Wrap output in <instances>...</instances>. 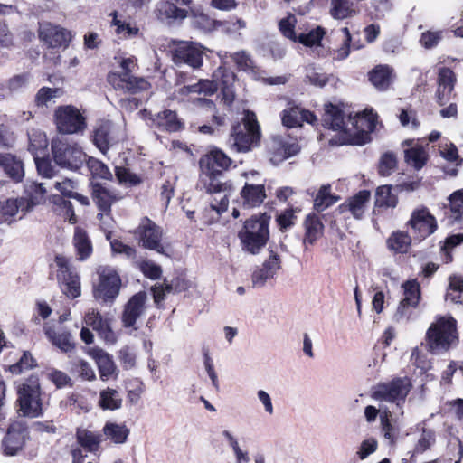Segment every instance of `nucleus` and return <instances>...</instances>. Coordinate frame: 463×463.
I'll return each instance as SVG.
<instances>
[{
	"instance_id": "1",
	"label": "nucleus",
	"mask_w": 463,
	"mask_h": 463,
	"mask_svg": "<svg viewBox=\"0 0 463 463\" xmlns=\"http://www.w3.org/2000/svg\"><path fill=\"white\" fill-rule=\"evenodd\" d=\"M231 164V158L218 148L212 149L199 161L200 176L197 187L213 194L210 205L218 214H222L228 209L229 195L232 186L229 183L222 182L221 177Z\"/></svg>"
},
{
	"instance_id": "2",
	"label": "nucleus",
	"mask_w": 463,
	"mask_h": 463,
	"mask_svg": "<svg viewBox=\"0 0 463 463\" xmlns=\"http://www.w3.org/2000/svg\"><path fill=\"white\" fill-rule=\"evenodd\" d=\"M377 115L373 110H364L352 117L345 115L338 107L326 105L323 117L325 128L342 134L341 144L363 146L370 141V134L376 128Z\"/></svg>"
},
{
	"instance_id": "3",
	"label": "nucleus",
	"mask_w": 463,
	"mask_h": 463,
	"mask_svg": "<svg viewBox=\"0 0 463 463\" xmlns=\"http://www.w3.org/2000/svg\"><path fill=\"white\" fill-rule=\"evenodd\" d=\"M426 347L433 354H440L458 343L457 321L450 316L436 317L426 332Z\"/></svg>"
},
{
	"instance_id": "4",
	"label": "nucleus",
	"mask_w": 463,
	"mask_h": 463,
	"mask_svg": "<svg viewBox=\"0 0 463 463\" xmlns=\"http://www.w3.org/2000/svg\"><path fill=\"white\" fill-rule=\"evenodd\" d=\"M41 394L39 378L33 374L17 388L19 414L30 419L41 417L43 415Z\"/></svg>"
},
{
	"instance_id": "5",
	"label": "nucleus",
	"mask_w": 463,
	"mask_h": 463,
	"mask_svg": "<svg viewBox=\"0 0 463 463\" xmlns=\"http://www.w3.org/2000/svg\"><path fill=\"white\" fill-rule=\"evenodd\" d=\"M260 138V128L256 115L250 110L244 111L243 123L232 128L229 144L238 152H248L256 146Z\"/></svg>"
},
{
	"instance_id": "6",
	"label": "nucleus",
	"mask_w": 463,
	"mask_h": 463,
	"mask_svg": "<svg viewBox=\"0 0 463 463\" xmlns=\"http://www.w3.org/2000/svg\"><path fill=\"white\" fill-rule=\"evenodd\" d=\"M239 238L243 250L257 254L269 239L268 222L263 218L248 220L239 232Z\"/></svg>"
},
{
	"instance_id": "7",
	"label": "nucleus",
	"mask_w": 463,
	"mask_h": 463,
	"mask_svg": "<svg viewBox=\"0 0 463 463\" xmlns=\"http://www.w3.org/2000/svg\"><path fill=\"white\" fill-rule=\"evenodd\" d=\"M54 263L57 267V281L62 294L71 299L80 297L81 282L76 269L71 265L67 258L61 255L55 257Z\"/></svg>"
},
{
	"instance_id": "8",
	"label": "nucleus",
	"mask_w": 463,
	"mask_h": 463,
	"mask_svg": "<svg viewBox=\"0 0 463 463\" xmlns=\"http://www.w3.org/2000/svg\"><path fill=\"white\" fill-rule=\"evenodd\" d=\"M52 152L58 165L74 171L82 165L87 157L78 145L70 144L60 138L52 140Z\"/></svg>"
},
{
	"instance_id": "9",
	"label": "nucleus",
	"mask_w": 463,
	"mask_h": 463,
	"mask_svg": "<svg viewBox=\"0 0 463 463\" xmlns=\"http://www.w3.org/2000/svg\"><path fill=\"white\" fill-rule=\"evenodd\" d=\"M98 283L94 286L93 296L104 302L113 301L119 294L121 279L118 271L110 266H100L97 269Z\"/></svg>"
},
{
	"instance_id": "10",
	"label": "nucleus",
	"mask_w": 463,
	"mask_h": 463,
	"mask_svg": "<svg viewBox=\"0 0 463 463\" xmlns=\"http://www.w3.org/2000/svg\"><path fill=\"white\" fill-rule=\"evenodd\" d=\"M411 388V380L408 377L396 378L389 383L378 384L372 392V398L380 402H395L400 406Z\"/></svg>"
},
{
	"instance_id": "11",
	"label": "nucleus",
	"mask_w": 463,
	"mask_h": 463,
	"mask_svg": "<svg viewBox=\"0 0 463 463\" xmlns=\"http://www.w3.org/2000/svg\"><path fill=\"white\" fill-rule=\"evenodd\" d=\"M54 117L60 133L75 134L86 128L85 118L77 108L71 105L58 107Z\"/></svg>"
},
{
	"instance_id": "12",
	"label": "nucleus",
	"mask_w": 463,
	"mask_h": 463,
	"mask_svg": "<svg viewBox=\"0 0 463 463\" xmlns=\"http://www.w3.org/2000/svg\"><path fill=\"white\" fill-rule=\"evenodd\" d=\"M139 242L147 250L170 257V252L162 244L163 231L151 220L146 218L138 227Z\"/></svg>"
},
{
	"instance_id": "13",
	"label": "nucleus",
	"mask_w": 463,
	"mask_h": 463,
	"mask_svg": "<svg viewBox=\"0 0 463 463\" xmlns=\"http://www.w3.org/2000/svg\"><path fill=\"white\" fill-rule=\"evenodd\" d=\"M204 48L198 43L182 42L176 45L173 52V61L175 64H187L198 69L203 62Z\"/></svg>"
},
{
	"instance_id": "14",
	"label": "nucleus",
	"mask_w": 463,
	"mask_h": 463,
	"mask_svg": "<svg viewBox=\"0 0 463 463\" xmlns=\"http://www.w3.org/2000/svg\"><path fill=\"white\" fill-rule=\"evenodd\" d=\"M408 225L411 227L420 239L430 236L438 228L435 217L426 207L415 209L411 213Z\"/></svg>"
},
{
	"instance_id": "15",
	"label": "nucleus",
	"mask_w": 463,
	"mask_h": 463,
	"mask_svg": "<svg viewBox=\"0 0 463 463\" xmlns=\"http://www.w3.org/2000/svg\"><path fill=\"white\" fill-rule=\"evenodd\" d=\"M39 38L49 47H66L71 39V32L67 29L48 22L39 25Z\"/></svg>"
},
{
	"instance_id": "16",
	"label": "nucleus",
	"mask_w": 463,
	"mask_h": 463,
	"mask_svg": "<svg viewBox=\"0 0 463 463\" xmlns=\"http://www.w3.org/2000/svg\"><path fill=\"white\" fill-rule=\"evenodd\" d=\"M281 269V260L279 253L273 250L269 251L262 266L257 269L251 277L253 287H263L269 280L272 279Z\"/></svg>"
},
{
	"instance_id": "17",
	"label": "nucleus",
	"mask_w": 463,
	"mask_h": 463,
	"mask_svg": "<svg viewBox=\"0 0 463 463\" xmlns=\"http://www.w3.org/2000/svg\"><path fill=\"white\" fill-rule=\"evenodd\" d=\"M120 130L109 120H101L93 132V143L105 154L119 138Z\"/></svg>"
},
{
	"instance_id": "18",
	"label": "nucleus",
	"mask_w": 463,
	"mask_h": 463,
	"mask_svg": "<svg viewBox=\"0 0 463 463\" xmlns=\"http://www.w3.org/2000/svg\"><path fill=\"white\" fill-rule=\"evenodd\" d=\"M90 186L92 200L100 212H110L111 205L123 198L120 192L99 182H91Z\"/></svg>"
},
{
	"instance_id": "19",
	"label": "nucleus",
	"mask_w": 463,
	"mask_h": 463,
	"mask_svg": "<svg viewBox=\"0 0 463 463\" xmlns=\"http://www.w3.org/2000/svg\"><path fill=\"white\" fill-rule=\"evenodd\" d=\"M147 295L144 291L135 294L125 305L122 314V323L125 327L133 326L137 320L144 315L146 309Z\"/></svg>"
},
{
	"instance_id": "20",
	"label": "nucleus",
	"mask_w": 463,
	"mask_h": 463,
	"mask_svg": "<svg viewBox=\"0 0 463 463\" xmlns=\"http://www.w3.org/2000/svg\"><path fill=\"white\" fill-rule=\"evenodd\" d=\"M109 83L116 89L132 94L138 93L149 88V83L144 78L134 77L128 73L109 75Z\"/></svg>"
},
{
	"instance_id": "21",
	"label": "nucleus",
	"mask_w": 463,
	"mask_h": 463,
	"mask_svg": "<svg viewBox=\"0 0 463 463\" xmlns=\"http://www.w3.org/2000/svg\"><path fill=\"white\" fill-rule=\"evenodd\" d=\"M155 14L161 23L171 25L184 20L188 15V12L184 8L178 7L173 1L161 0L156 5Z\"/></svg>"
},
{
	"instance_id": "22",
	"label": "nucleus",
	"mask_w": 463,
	"mask_h": 463,
	"mask_svg": "<svg viewBox=\"0 0 463 463\" xmlns=\"http://www.w3.org/2000/svg\"><path fill=\"white\" fill-rule=\"evenodd\" d=\"M402 146L404 148V160L406 164L417 171L423 168L429 160L426 146L411 139L403 141Z\"/></svg>"
},
{
	"instance_id": "23",
	"label": "nucleus",
	"mask_w": 463,
	"mask_h": 463,
	"mask_svg": "<svg viewBox=\"0 0 463 463\" xmlns=\"http://www.w3.org/2000/svg\"><path fill=\"white\" fill-rule=\"evenodd\" d=\"M457 81L455 73L449 68H441L438 75L436 98L439 105L444 106L454 97L453 90Z\"/></svg>"
},
{
	"instance_id": "24",
	"label": "nucleus",
	"mask_w": 463,
	"mask_h": 463,
	"mask_svg": "<svg viewBox=\"0 0 463 463\" xmlns=\"http://www.w3.org/2000/svg\"><path fill=\"white\" fill-rule=\"evenodd\" d=\"M84 322L106 342L114 343L116 341L115 334L110 327V320L103 317L98 310H89L84 317Z\"/></svg>"
},
{
	"instance_id": "25",
	"label": "nucleus",
	"mask_w": 463,
	"mask_h": 463,
	"mask_svg": "<svg viewBox=\"0 0 463 463\" xmlns=\"http://www.w3.org/2000/svg\"><path fill=\"white\" fill-rule=\"evenodd\" d=\"M213 77L215 80H220L219 88L221 89L222 98L221 100L224 105L230 107L235 99L234 92V82H235V74L226 69L225 67H219L216 71H214Z\"/></svg>"
},
{
	"instance_id": "26",
	"label": "nucleus",
	"mask_w": 463,
	"mask_h": 463,
	"mask_svg": "<svg viewBox=\"0 0 463 463\" xmlns=\"http://www.w3.org/2000/svg\"><path fill=\"white\" fill-rule=\"evenodd\" d=\"M240 196L242 207L247 209L259 207L266 198L264 184L245 183Z\"/></svg>"
},
{
	"instance_id": "27",
	"label": "nucleus",
	"mask_w": 463,
	"mask_h": 463,
	"mask_svg": "<svg viewBox=\"0 0 463 463\" xmlns=\"http://www.w3.org/2000/svg\"><path fill=\"white\" fill-rule=\"evenodd\" d=\"M270 150L272 151L270 160L273 163H279L296 156L300 147L297 142H288L281 137H276L272 139Z\"/></svg>"
},
{
	"instance_id": "28",
	"label": "nucleus",
	"mask_w": 463,
	"mask_h": 463,
	"mask_svg": "<svg viewBox=\"0 0 463 463\" xmlns=\"http://www.w3.org/2000/svg\"><path fill=\"white\" fill-rule=\"evenodd\" d=\"M371 194L367 190L358 192L339 206L341 213L350 212L355 219H361L365 213Z\"/></svg>"
},
{
	"instance_id": "29",
	"label": "nucleus",
	"mask_w": 463,
	"mask_h": 463,
	"mask_svg": "<svg viewBox=\"0 0 463 463\" xmlns=\"http://www.w3.org/2000/svg\"><path fill=\"white\" fill-rule=\"evenodd\" d=\"M317 121V117L310 112L299 107H292L283 111L282 123L288 128L302 126L303 122L313 125Z\"/></svg>"
},
{
	"instance_id": "30",
	"label": "nucleus",
	"mask_w": 463,
	"mask_h": 463,
	"mask_svg": "<svg viewBox=\"0 0 463 463\" xmlns=\"http://www.w3.org/2000/svg\"><path fill=\"white\" fill-rule=\"evenodd\" d=\"M31 211L30 203L27 198H10L1 204V213L5 218V222H11L12 218L22 213L21 219L27 212Z\"/></svg>"
},
{
	"instance_id": "31",
	"label": "nucleus",
	"mask_w": 463,
	"mask_h": 463,
	"mask_svg": "<svg viewBox=\"0 0 463 463\" xmlns=\"http://www.w3.org/2000/svg\"><path fill=\"white\" fill-rule=\"evenodd\" d=\"M72 244L79 260H85L90 257L93 247L88 233L80 227L74 230Z\"/></svg>"
},
{
	"instance_id": "32",
	"label": "nucleus",
	"mask_w": 463,
	"mask_h": 463,
	"mask_svg": "<svg viewBox=\"0 0 463 463\" xmlns=\"http://www.w3.org/2000/svg\"><path fill=\"white\" fill-rule=\"evenodd\" d=\"M24 442V431L10 428L3 439L4 452L8 456H15L23 449Z\"/></svg>"
},
{
	"instance_id": "33",
	"label": "nucleus",
	"mask_w": 463,
	"mask_h": 463,
	"mask_svg": "<svg viewBox=\"0 0 463 463\" xmlns=\"http://www.w3.org/2000/svg\"><path fill=\"white\" fill-rule=\"evenodd\" d=\"M417 430L420 432L416 438L412 450L408 451L411 454V458L418 454H422L430 449L436 443L435 431L424 426H417Z\"/></svg>"
},
{
	"instance_id": "34",
	"label": "nucleus",
	"mask_w": 463,
	"mask_h": 463,
	"mask_svg": "<svg viewBox=\"0 0 463 463\" xmlns=\"http://www.w3.org/2000/svg\"><path fill=\"white\" fill-rule=\"evenodd\" d=\"M305 236L304 244L307 243L313 245L324 232V224L319 216L316 213H309L307 215L305 222Z\"/></svg>"
},
{
	"instance_id": "35",
	"label": "nucleus",
	"mask_w": 463,
	"mask_h": 463,
	"mask_svg": "<svg viewBox=\"0 0 463 463\" xmlns=\"http://www.w3.org/2000/svg\"><path fill=\"white\" fill-rule=\"evenodd\" d=\"M91 354L98 365L100 379L107 381L116 373V365L112 357L101 349L92 350Z\"/></svg>"
},
{
	"instance_id": "36",
	"label": "nucleus",
	"mask_w": 463,
	"mask_h": 463,
	"mask_svg": "<svg viewBox=\"0 0 463 463\" xmlns=\"http://www.w3.org/2000/svg\"><path fill=\"white\" fill-rule=\"evenodd\" d=\"M102 431L106 438L115 444H124L129 436L130 430L125 423H116L108 421L104 425Z\"/></svg>"
},
{
	"instance_id": "37",
	"label": "nucleus",
	"mask_w": 463,
	"mask_h": 463,
	"mask_svg": "<svg viewBox=\"0 0 463 463\" xmlns=\"http://www.w3.org/2000/svg\"><path fill=\"white\" fill-rule=\"evenodd\" d=\"M0 166L15 182L21 181L24 177L22 162L11 154H0Z\"/></svg>"
},
{
	"instance_id": "38",
	"label": "nucleus",
	"mask_w": 463,
	"mask_h": 463,
	"mask_svg": "<svg viewBox=\"0 0 463 463\" xmlns=\"http://www.w3.org/2000/svg\"><path fill=\"white\" fill-rule=\"evenodd\" d=\"M369 79L378 90H386L393 80L392 69L388 65H379L370 72Z\"/></svg>"
},
{
	"instance_id": "39",
	"label": "nucleus",
	"mask_w": 463,
	"mask_h": 463,
	"mask_svg": "<svg viewBox=\"0 0 463 463\" xmlns=\"http://www.w3.org/2000/svg\"><path fill=\"white\" fill-rule=\"evenodd\" d=\"M44 332L52 345L61 351L67 353L74 348V344L69 332H56L52 326H44Z\"/></svg>"
},
{
	"instance_id": "40",
	"label": "nucleus",
	"mask_w": 463,
	"mask_h": 463,
	"mask_svg": "<svg viewBox=\"0 0 463 463\" xmlns=\"http://www.w3.org/2000/svg\"><path fill=\"white\" fill-rule=\"evenodd\" d=\"M29 146L28 149L33 156H46L48 147V139L44 132L40 129L33 128L28 133Z\"/></svg>"
},
{
	"instance_id": "41",
	"label": "nucleus",
	"mask_w": 463,
	"mask_h": 463,
	"mask_svg": "<svg viewBox=\"0 0 463 463\" xmlns=\"http://www.w3.org/2000/svg\"><path fill=\"white\" fill-rule=\"evenodd\" d=\"M98 403L103 411H116L121 408L122 398L117 390L106 388L100 391Z\"/></svg>"
},
{
	"instance_id": "42",
	"label": "nucleus",
	"mask_w": 463,
	"mask_h": 463,
	"mask_svg": "<svg viewBox=\"0 0 463 463\" xmlns=\"http://www.w3.org/2000/svg\"><path fill=\"white\" fill-rule=\"evenodd\" d=\"M411 239L405 232L397 231L392 233L386 243L389 250L395 253H405L411 246Z\"/></svg>"
},
{
	"instance_id": "43",
	"label": "nucleus",
	"mask_w": 463,
	"mask_h": 463,
	"mask_svg": "<svg viewBox=\"0 0 463 463\" xmlns=\"http://www.w3.org/2000/svg\"><path fill=\"white\" fill-rule=\"evenodd\" d=\"M338 200V196L331 194V186L329 184L323 185L314 199V209L317 212H323L335 204Z\"/></svg>"
},
{
	"instance_id": "44",
	"label": "nucleus",
	"mask_w": 463,
	"mask_h": 463,
	"mask_svg": "<svg viewBox=\"0 0 463 463\" xmlns=\"http://www.w3.org/2000/svg\"><path fill=\"white\" fill-rule=\"evenodd\" d=\"M398 199L396 195L392 193V187L389 185H382L377 188L375 193V207H392L397 205Z\"/></svg>"
},
{
	"instance_id": "45",
	"label": "nucleus",
	"mask_w": 463,
	"mask_h": 463,
	"mask_svg": "<svg viewBox=\"0 0 463 463\" xmlns=\"http://www.w3.org/2000/svg\"><path fill=\"white\" fill-rule=\"evenodd\" d=\"M446 299L454 303L463 302V279L461 277L455 275L449 278Z\"/></svg>"
},
{
	"instance_id": "46",
	"label": "nucleus",
	"mask_w": 463,
	"mask_h": 463,
	"mask_svg": "<svg viewBox=\"0 0 463 463\" xmlns=\"http://www.w3.org/2000/svg\"><path fill=\"white\" fill-rule=\"evenodd\" d=\"M77 440L79 444L90 452L96 451L100 443V436L87 430L77 431Z\"/></svg>"
},
{
	"instance_id": "47",
	"label": "nucleus",
	"mask_w": 463,
	"mask_h": 463,
	"mask_svg": "<svg viewBox=\"0 0 463 463\" xmlns=\"http://www.w3.org/2000/svg\"><path fill=\"white\" fill-rule=\"evenodd\" d=\"M29 198L27 201L30 203L31 210L36 205L43 203L47 194L45 183H32L26 189Z\"/></svg>"
},
{
	"instance_id": "48",
	"label": "nucleus",
	"mask_w": 463,
	"mask_h": 463,
	"mask_svg": "<svg viewBox=\"0 0 463 463\" xmlns=\"http://www.w3.org/2000/svg\"><path fill=\"white\" fill-rule=\"evenodd\" d=\"M115 175L118 184L126 187L137 186L141 183V178L126 167L117 166Z\"/></svg>"
},
{
	"instance_id": "49",
	"label": "nucleus",
	"mask_w": 463,
	"mask_h": 463,
	"mask_svg": "<svg viewBox=\"0 0 463 463\" xmlns=\"http://www.w3.org/2000/svg\"><path fill=\"white\" fill-rule=\"evenodd\" d=\"M380 422L383 438L389 441L390 445H394L398 439L399 430L391 423L387 411L380 414Z\"/></svg>"
},
{
	"instance_id": "50",
	"label": "nucleus",
	"mask_w": 463,
	"mask_h": 463,
	"mask_svg": "<svg viewBox=\"0 0 463 463\" xmlns=\"http://www.w3.org/2000/svg\"><path fill=\"white\" fill-rule=\"evenodd\" d=\"M158 125L165 128L169 132H175L181 128V122L177 118V115L172 110H164L159 113Z\"/></svg>"
},
{
	"instance_id": "51",
	"label": "nucleus",
	"mask_w": 463,
	"mask_h": 463,
	"mask_svg": "<svg viewBox=\"0 0 463 463\" xmlns=\"http://www.w3.org/2000/svg\"><path fill=\"white\" fill-rule=\"evenodd\" d=\"M404 298L406 303L412 306H418L420 298V284L416 279L408 280L402 284Z\"/></svg>"
},
{
	"instance_id": "52",
	"label": "nucleus",
	"mask_w": 463,
	"mask_h": 463,
	"mask_svg": "<svg viewBox=\"0 0 463 463\" xmlns=\"http://www.w3.org/2000/svg\"><path fill=\"white\" fill-rule=\"evenodd\" d=\"M88 168L93 177L110 180L112 174L109 167L100 160L90 157L87 161Z\"/></svg>"
},
{
	"instance_id": "53",
	"label": "nucleus",
	"mask_w": 463,
	"mask_h": 463,
	"mask_svg": "<svg viewBox=\"0 0 463 463\" xmlns=\"http://www.w3.org/2000/svg\"><path fill=\"white\" fill-rule=\"evenodd\" d=\"M36 364V360L33 357L32 354L28 351H25L17 363L9 366V371L13 374L18 375L24 371L35 367Z\"/></svg>"
},
{
	"instance_id": "54",
	"label": "nucleus",
	"mask_w": 463,
	"mask_h": 463,
	"mask_svg": "<svg viewBox=\"0 0 463 463\" xmlns=\"http://www.w3.org/2000/svg\"><path fill=\"white\" fill-rule=\"evenodd\" d=\"M220 80H200L196 83H194V92L195 94L203 96H212L219 89Z\"/></svg>"
},
{
	"instance_id": "55",
	"label": "nucleus",
	"mask_w": 463,
	"mask_h": 463,
	"mask_svg": "<svg viewBox=\"0 0 463 463\" xmlns=\"http://www.w3.org/2000/svg\"><path fill=\"white\" fill-rule=\"evenodd\" d=\"M331 14L335 19H345L354 13L347 0H331Z\"/></svg>"
},
{
	"instance_id": "56",
	"label": "nucleus",
	"mask_w": 463,
	"mask_h": 463,
	"mask_svg": "<svg viewBox=\"0 0 463 463\" xmlns=\"http://www.w3.org/2000/svg\"><path fill=\"white\" fill-rule=\"evenodd\" d=\"M397 165V159L393 153H384L379 162V173L383 176L390 175Z\"/></svg>"
},
{
	"instance_id": "57",
	"label": "nucleus",
	"mask_w": 463,
	"mask_h": 463,
	"mask_svg": "<svg viewBox=\"0 0 463 463\" xmlns=\"http://www.w3.org/2000/svg\"><path fill=\"white\" fill-rule=\"evenodd\" d=\"M369 8L373 9L371 14L375 19H382L391 12L392 4L390 0H370Z\"/></svg>"
},
{
	"instance_id": "58",
	"label": "nucleus",
	"mask_w": 463,
	"mask_h": 463,
	"mask_svg": "<svg viewBox=\"0 0 463 463\" xmlns=\"http://www.w3.org/2000/svg\"><path fill=\"white\" fill-rule=\"evenodd\" d=\"M297 24V18L294 14H289L287 17L281 19L279 23V29L281 33L293 41H296L297 36L295 33V26Z\"/></svg>"
},
{
	"instance_id": "59",
	"label": "nucleus",
	"mask_w": 463,
	"mask_h": 463,
	"mask_svg": "<svg viewBox=\"0 0 463 463\" xmlns=\"http://www.w3.org/2000/svg\"><path fill=\"white\" fill-rule=\"evenodd\" d=\"M33 159L40 175L45 178L54 176L55 170L49 158H46L45 156H33Z\"/></svg>"
},
{
	"instance_id": "60",
	"label": "nucleus",
	"mask_w": 463,
	"mask_h": 463,
	"mask_svg": "<svg viewBox=\"0 0 463 463\" xmlns=\"http://www.w3.org/2000/svg\"><path fill=\"white\" fill-rule=\"evenodd\" d=\"M114 24L117 26L116 33L122 38L130 39L137 35L139 29L129 23L121 22L114 18Z\"/></svg>"
},
{
	"instance_id": "61",
	"label": "nucleus",
	"mask_w": 463,
	"mask_h": 463,
	"mask_svg": "<svg viewBox=\"0 0 463 463\" xmlns=\"http://www.w3.org/2000/svg\"><path fill=\"white\" fill-rule=\"evenodd\" d=\"M192 24L203 31H210L214 27L215 22L203 13L194 12L192 15Z\"/></svg>"
},
{
	"instance_id": "62",
	"label": "nucleus",
	"mask_w": 463,
	"mask_h": 463,
	"mask_svg": "<svg viewBox=\"0 0 463 463\" xmlns=\"http://www.w3.org/2000/svg\"><path fill=\"white\" fill-rule=\"evenodd\" d=\"M61 93L60 89H52L48 87L41 88L35 97L37 106H45L52 99L58 97Z\"/></svg>"
},
{
	"instance_id": "63",
	"label": "nucleus",
	"mask_w": 463,
	"mask_h": 463,
	"mask_svg": "<svg viewBox=\"0 0 463 463\" xmlns=\"http://www.w3.org/2000/svg\"><path fill=\"white\" fill-rule=\"evenodd\" d=\"M306 79L310 84L320 88L324 87L329 80V77L326 74L317 71L313 67L307 69Z\"/></svg>"
},
{
	"instance_id": "64",
	"label": "nucleus",
	"mask_w": 463,
	"mask_h": 463,
	"mask_svg": "<svg viewBox=\"0 0 463 463\" xmlns=\"http://www.w3.org/2000/svg\"><path fill=\"white\" fill-rule=\"evenodd\" d=\"M450 211L455 213V219L461 218L463 207V189L452 193L449 197Z\"/></svg>"
}]
</instances>
